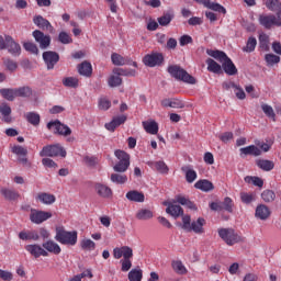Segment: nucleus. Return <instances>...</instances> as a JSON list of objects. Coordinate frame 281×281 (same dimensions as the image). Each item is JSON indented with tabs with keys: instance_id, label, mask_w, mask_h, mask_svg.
Wrapping results in <instances>:
<instances>
[{
	"instance_id": "35",
	"label": "nucleus",
	"mask_w": 281,
	"mask_h": 281,
	"mask_svg": "<svg viewBox=\"0 0 281 281\" xmlns=\"http://www.w3.org/2000/svg\"><path fill=\"white\" fill-rule=\"evenodd\" d=\"M266 8L271 12H276L278 16L281 14V1L280 0H267Z\"/></svg>"
},
{
	"instance_id": "64",
	"label": "nucleus",
	"mask_w": 281,
	"mask_h": 281,
	"mask_svg": "<svg viewBox=\"0 0 281 281\" xmlns=\"http://www.w3.org/2000/svg\"><path fill=\"white\" fill-rule=\"evenodd\" d=\"M42 164L45 168H58V165L52 158H43Z\"/></svg>"
},
{
	"instance_id": "54",
	"label": "nucleus",
	"mask_w": 281,
	"mask_h": 281,
	"mask_svg": "<svg viewBox=\"0 0 281 281\" xmlns=\"http://www.w3.org/2000/svg\"><path fill=\"white\" fill-rule=\"evenodd\" d=\"M23 47L26 52H30V54H34L35 56H38V46L32 42H25L23 44Z\"/></svg>"
},
{
	"instance_id": "1",
	"label": "nucleus",
	"mask_w": 281,
	"mask_h": 281,
	"mask_svg": "<svg viewBox=\"0 0 281 281\" xmlns=\"http://www.w3.org/2000/svg\"><path fill=\"white\" fill-rule=\"evenodd\" d=\"M206 54L207 56H211V58H215V60L222 63V68L225 74H227V76H236V74H238L236 65H234V61H232V59L227 57V54H225V52L206 49Z\"/></svg>"
},
{
	"instance_id": "50",
	"label": "nucleus",
	"mask_w": 281,
	"mask_h": 281,
	"mask_svg": "<svg viewBox=\"0 0 281 281\" xmlns=\"http://www.w3.org/2000/svg\"><path fill=\"white\" fill-rule=\"evenodd\" d=\"M265 60L269 67H273V65H278L280 63V56L273 54H267L265 56Z\"/></svg>"
},
{
	"instance_id": "58",
	"label": "nucleus",
	"mask_w": 281,
	"mask_h": 281,
	"mask_svg": "<svg viewBox=\"0 0 281 281\" xmlns=\"http://www.w3.org/2000/svg\"><path fill=\"white\" fill-rule=\"evenodd\" d=\"M240 199L246 205H249V203L256 201V195L254 193L241 192Z\"/></svg>"
},
{
	"instance_id": "9",
	"label": "nucleus",
	"mask_w": 281,
	"mask_h": 281,
	"mask_svg": "<svg viewBox=\"0 0 281 281\" xmlns=\"http://www.w3.org/2000/svg\"><path fill=\"white\" fill-rule=\"evenodd\" d=\"M49 218H52V212L38 211L36 209L31 210L30 221L35 225H41V223H45V221H49Z\"/></svg>"
},
{
	"instance_id": "47",
	"label": "nucleus",
	"mask_w": 281,
	"mask_h": 281,
	"mask_svg": "<svg viewBox=\"0 0 281 281\" xmlns=\"http://www.w3.org/2000/svg\"><path fill=\"white\" fill-rule=\"evenodd\" d=\"M80 247L85 251H93V249H95V241L91 239H82L80 243Z\"/></svg>"
},
{
	"instance_id": "46",
	"label": "nucleus",
	"mask_w": 281,
	"mask_h": 281,
	"mask_svg": "<svg viewBox=\"0 0 281 281\" xmlns=\"http://www.w3.org/2000/svg\"><path fill=\"white\" fill-rule=\"evenodd\" d=\"M261 199L265 203H273L276 201V192L271 190H265L261 193Z\"/></svg>"
},
{
	"instance_id": "16",
	"label": "nucleus",
	"mask_w": 281,
	"mask_h": 281,
	"mask_svg": "<svg viewBox=\"0 0 281 281\" xmlns=\"http://www.w3.org/2000/svg\"><path fill=\"white\" fill-rule=\"evenodd\" d=\"M25 250L31 254L34 258H41V256L47 257L49 252L43 248V246L38 244H31L25 246Z\"/></svg>"
},
{
	"instance_id": "32",
	"label": "nucleus",
	"mask_w": 281,
	"mask_h": 281,
	"mask_svg": "<svg viewBox=\"0 0 281 281\" xmlns=\"http://www.w3.org/2000/svg\"><path fill=\"white\" fill-rule=\"evenodd\" d=\"M194 188L196 190H201L202 192H212L214 190V184L210 180H199L195 184Z\"/></svg>"
},
{
	"instance_id": "49",
	"label": "nucleus",
	"mask_w": 281,
	"mask_h": 281,
	"mask_svg": "<svg viewBox=\"0 0 281 281\" xmlns=\"http://www.w3.org/2000/svg\"><path fill=\"white\" fill-rule=\"evenodd\" d=\"M171 266L176 273H180L181 276H183V273H188V269H186V266H183V262L181 261H172Z\"/></svg>"
},
{
	"instance_id": "63",
	"label": "nucleus",
	"mask_w": 281,
	"mask_h": 281,
	"mask_svg": "<svg viewBox=\"0 0 281 281\" xmlns=\"http://www.w3.org/2000/svg\"><path fill=\"white\" fill-rule=\"evenodd\" d=\"M236 98H238V100H245V98L247 97L245 94V90H243V88H240V86H236L235 89L233 90Z\"/></svg>"
},
{
	"instance_id": "11",
	"label": "nucleus",
	"mask_w": 281,
	"mask_h": 281,
	"mask_svg": "<svg viewBox=\"0 0 281 281\" xmlns=\"http://www.w3.org/2000/svg\"><path fill=\"white\" fill-rule=\"evenodd\" d=\"M42 56L48 70L54 69V67H56L57 63L60 60L58 53L53 50H46Z\"/></svg>"
},
{
	"instance_id": "18",
	"label": "nucleus",
	"mask_w": 281,
	"mask_h": 281,
	"mask_svg": "<svg viewBox=\"0 0 281 281\" xmlns=\"http://www.w3.org/2000/svg\"><path fill=\"white\" fill-rule=\"evenodd\" d=\"M94 190L101 199H111L113 196V190L106 184L98 182L94 184Z\"/></svg>"
},
{
	"instance_id": "33",
	"label": "nucleus",
	"mask_w": 281,
	"mask_h": 281,
	"mask_svg": "<svg viewBox=\"0 0 281 281\" xmlns=\"http://www.w3.org/2000/svg\"><path fill=\"white\" fill-rule=\"evenodd\" d=\"M78 71L80 76H86V78H89L91 74H93V67L91 66V63L83 61L78 66Z\"/></svg>"
},
{
	"instance_id": "13",
	"label": "nucleus",
	"mask_w": 281,
	"mask_h": 281,
	"mask_svg": "<svg viewBox=\"0 0 281 281\" xmlns=\"http://www.w3.org/2000/svg\"><path fill=\"white\" fill-rule=\"evenodd\" d=\"M5 49H8L11 56H19L21 54V44H19L14 38L10 35H5Z\"/></svg>"
},
{
	"instance_id": "39",
	"label": "nucleus",
	"mask_w": 281,
	"mask_h": 281,
	"mask_svg": "<svg viewBox=\"0 0 281 281\" xmlns=\"http://www.w3.org/2000/svg\"><path fill=\"white\" fill-rule=\"evenodd\" d=\"M110 181H112V183H116L117 186H123V183H126V181H128V177L122 173H112L110 177Z\"/></svg>"
},
{
	"instance_id": "40",
	"label": "nucleus",
	"mask_w": 281,
	"mask_h": 281,
	"mask_svg": "<svg viewBox=\"0 0 281 281\" xmlns=\"http://www.w3.org/2000/svg\"><path fill=\"white\" fill-rule=\"evenodd\" d=\"M32 95V88L30 87H20L15 88L16 98H30Z\"/></svg>"
},
{
	"instance_id": "20",
	"label": "nucleus",
	"mask_w": 281,
	"mask_h": 281,
	"mask_svg": "<svg viewBox=\"0 0 281 281\" xmlns=\"http://www.w3.org/2000/svg\"><path fill=\"white\" fill-rule=\"evenodd\" d=\"M42 247L45 249V251H47V254H54L55 256H58L60 251H63V249H60V246L52 239L43 243Z\"/></svg>"
},
{
	"instance_id": "22",
	"label": "nucleus",
	"mask_w": 281,
	"mask_h": 281,
	"mask_svg": "<svg viewBox=\"0 0 281 281\" xmlns=\"http://www.w3.org/2000/svg\"><path fill=\"white\" fill-rule=\"evenodd\" d=\"M20 240H41V235H38L37 231H22L19 233Z\"/></svg>"
},
{
	"instance_id": "55",
	"label": "nucleus",
	"mask_w": 281,
	"mask_h": 281,
	"mask_svg": "<svg viewBox=\"0 0 281 281\" xmlns=\"http://www.w3.org/2000/svg\"><path fill=\"white\" fill-rule=\"evenodd\" d=\"M108 85L109 87H120V85H122V78L119 77V75H112L110 76V78L108 79Z\"/></svg>"
},
{
	"instance_id": "14",
	"label": "nucleus",
	"mask_w": 281,
	"mask_h": 281,
	"mask_svg": "<svg viewBox=\"0 0 281 281\" xmlns=\"http://www.w3.org/2000/svg\"><path fill=\"white\" fill-rule=\"evenodd\" d=\"M196 3H201L204 8L213 10V12H218L220 14H227V9L221 3L212 2L211 0H194Z\"/></svg>"
},
{
	"instance_id": "25",
	"label": "nucleus",
	"mask_w": 281,
	"mask_h": 281,
	"mask_svg": "<svg viewBox=\"0 0 281 281\" xmlns=\"http://www.w3.org/2000/svg\"><path fill=\"white\" fill-rule=\"evenodd\" d=\"M147 166H149V168H153V170H157L158 172H160V175H168V165H166L164 160L148 161Z\"/></svg>"
},
{
	"instance_id": "2",
	"label": "nucleus",
	"mask_w": 281,
	"mask_h": 281,
	"mask_svg": "<svg viewBox=\"0 0 281 281\" xmlns=\"http://www.w3.org/2000/svg\"><path fill=\"white\" fill-rule=\"evenodd\" d=\"M113 257L115 260H120V258L123 257V259L120 260L121 271L124 273L131 271L133 267V261L131 260L133 258V248L128 246L116 247L113 249Z\"/></svg>"
},
{
	"instance_id": "41",
	"label": "nucleus",
	"mask_w": 281,
	"mask_h": 281,
	"mask_svg": "<svg viewBox=\"0 0 281 281\" xmlns=\"http://www.w3.org/2000/svg\"><path fill=\"white\" fill-rule=\"evenodd\" d=\"M0 93L9 102H13L14 98H16V89H1Z\"/></svg>"
},
{
	"instance_id": "42",
	"label": "nucleus",
	"mask_w": 281,
	"mask_h": 281,
	"mask_svg": "<svg viewBox=\"0 0 281 281\" xmlns=\"http://www.w3.org/2000/svg\"><path fill=\"white\" fill-rule=\"evenodd\" d=\"M63 85L69 89H78L79 81L76 77H66L63 79Z\"/></svg>"
},
{
	"instance_id": "10",
	"label": "nucleus",
	"mask_w": 281,
	"mask_h": 281,
	"mask_svg": "<svg viewBox=\"0 0 281 281\" xmlns=\"http://www.w3.org/2000/svg\"><path fill=\"white\" fill-rule=\"evenodd\" d=\"M33 38L38 43L40 49H47L52 45V37L42 31L35 30L32 33Z\"/></svg>"
},
{
	"instance_id": "38",
	"label": "nucleus",
	"mask_w": 281,
	"mask_h": 281,
	"mask_svg": "<svg viewBox=\"0 0 281 281\" xmlns=\"http://www.w3.org/2000/svg\"><path fill=\"white\" fill-rule=\"evenodd\" d=\"M25 117L29 124H32V126H38V124H41V115L36 112H27Z\"/></svg>"
},
{
	"instance_id": "23",
	"label": "nucleus",
	"mask_w": 281,
	"mask_h": 281,
	"mask_svg": "<svg viewBox=\"0 0 281 281\" xmlns=\"http://www.w3.org/2000/svg\"><path fill=\"white\" fill-rule=\"evenodd\" d=\"M239 153L241 156L243 155H245V156L252 155V157H260V155H262V150L256 145H249L247 147H241L239 149Z\"/></svg>"
},
{
	"instance_id": "27",
	"label": "nucleus",
	"mask_w": 281,
	"mask_h": 281,
	"mask_svg": "<svg viewBox=\"0 0 281 281\" xmlns=\"http://www.w3.org/2000/svg\"><path fill=\"white\" fill-rule=\"evenodd\" d=\"M203 225H205V218L199 217L196 221L191 223L188 232H194V234H203L205 232Z\"/></svg>"
},
{
	"instance_id": "15",
	"label": "nucleus",
	"mask_w": 281,
	"mask_h": 281,
	"mask_svg": "<svg viewBox=\"0 0 281 281\" xmlns=\"http://www.w3.org/2000/svg\"><path fill=\"white\" fill-rule=\"evenodd\" d=\"M259 23L266 30H271V27L278 26V18L273 14H261L259 15Z\"/></svg>"
},
{
	"instance_id": "8",
	"label": "nucleus",
	"mask_w": 281,
	"mask_h": 281,
	"mask_svg": "<svg viewBox=\"0 0 281 281\" xmlns=\"http://www.w3.org/2000/svg\"><path fill=\"white\" fill-rule=\"evenodd\" d=\"M46 126L48 131L54 128L55 135H61V137H69L71 135V128L58 120L48 122Z\"/></svg>"
},
{
	"instance_id": "26",
	"label": "nucleus",
	"mask_w": 281,
	"mask_h": 281,
	"mask_svg": "<svg viewBox=\"0 0 281 281\" xmlns=\"http://www.w3.org/2000/svg\"><path fill=\"white\" fill-rule=\"evenodd\" d=\"M125 199H127V201H133L134 203H144L146 198L144 193L136 190H132L125 194Z\"/></svg>"
},
{
	"instance_id": "60",
	"label": "nucleus",
	"mask_w": 281,
	"mask_h": 281,
	"mask_svg": "<svg viewBox=\"0 0 281 281\" xmlns=\"http://www.w3.org/2000/svg\"><path fill=\"white\" fill-rule=\"evenodd\" d=\"M4 66L9 71H16V69H19V64L12 59H5Z\"/></svg>"
},
{
	"instance_id": "3",
	"label": "nucleus",
	"mask_w": 281,
	"mask_h": 281,
	"mask_svg": "<svg viewBox=\"0 0 281 281\" xmlns=\"http://www.w3.org/2000/svg\"><path fill=\"white\" fill-rule=\"evenodd\" d=\"M55 240L60 243V245H70L74 247L78 243V232L76 231H66L64 227L56 228Z\"/></svg>"
},
{
	"instance_id": "62",
	"label": "nucleus",
	"mask_w": 281,
	"mask_h": 281,
	"mask_svg": "<svg viewBox=\"0 0 281 281\" xmlns=\"http://www.w3.org/2000/svg\"><path fill=\"white\" fill-rule=\"evenodd\" d=\"M14 276L12 272L0 269V279L4 281H12Z\"/></svg>"
},
{
	"instance_id": "24",
	"label": "nucleus",
	"mask_w": 281,
	"mask_h": 281,
	"mask_svg": "<svg viewBox=\"0 0 281 281\" xmlns=\"http://www.w3.org/2000/svg\"><path fill=\"white\" fill-rule=\"evenodd\" d=\"M36 199L40 203H43V205H54V203H56V195L50 193L41 192L37 194Z\"/></svg>"
},
{
	"instance_id": "37",
	"label": "nucleus",
	"mask_w": 281,
	"mask_h": 281,
	"mask_svg": "<svg viewBox=\"0 0 281 281\" xmlns=\"http://www.w3.org/2000/svg\"><path fill=\"white\" fill-rule=\"evenodd\" d=\"M143 125L146 133H149L150 135H157V133H159V125L155 121L147 122V123L144 122Z\"/></svg>"
},
{
	"instance_id": "61",
	"label": "nucleus",
	"mask_w": 281,
	"mask_h": 281,
	"mask_svg": "<svg viewBox=\"0 0 281 281\" xmlns=\"http://www.w3.org/2000/svg\"><path fill=\"white\" fill-rule=\"evenodd\" d=\"M116 76H135L136 75V71L131 69V70H124L122 68H116L114 71H113Z\"/></svg>"
},
{
	"instance_id": "21",
	"label": "nucleus",
	"mask_w": 281,
	"mask_h": 281,
	"mask_svg": "<svg viewBox=\"0 0 281 281\" xmlns=\"http://www.w3.org/2000/svg\"><path fill=\"white\" fill-rule=\"evenodd\" d=\"M165 205H167L166 213L173 218H179V216H183V209L180 205L173 203H165Z\"/></svg>"
},
{
	"instance_id": "44",
	"label": "nucleus",
	"mask_w": 281,
	"mask_h": 281,
	"mask_svg": "<svg viewBox=\"0 0 281 281\" xmlns=\"http://www.w3.org/2000/svg\"><path fill=\"white\" fill-rule=\"evenodd\" d=\"M256 45H258V41L256 40V37H249L246 46L243 48V52L251 54V52L256 49Z\"/></svg>"
},
{
	"instance_id": "28",
	"label": "nucleus",
	"mask_w": 281,
	"mask_h": 281,
	"mask_svg": "<svg viewBox=\"0 0 281 281\" xmlns=\"http://www.w3.org/2000/svg\"><path fill=\"white\" fill-rule=\"evenodd\" d=\"M256 166L263 170V172H271L276 168V162L273 160L268 159H258L256 160Z\"/></svg>"
},
{
	"instance_id": "6",
	"label": "nucleus",
	"mask_w": 281,
	"mask_h": 281,
	"mask_svg": "<svg viewBox=\"0 0 281 281\" xmlns=\"http://www.w3.org/2000/svg\"><path fill=\"white\" fill-rule=\"evenodd\" d=\"M40 157H67V150L60 144L47 145L40 151Z\"/></svg>"
},
{
	"instance_id": "19",
	"label": "nucleus",
	"mask_w": 281,
	"mask_h": 281,
	"mask_svg": "<svg viewBox=\"0 0 281 281\" xmlns=\"http://www.w3.org/2000/svg\"><path fill=\"white\" fill-rule=\"evenodd\" d=\"M0 113L2 115V122H4V124H12L14 122V119L12 117V108H10L8 103H2L0 105Z\"/></svg>"
},
{
	"instance_id": "12",
	"label": "nucleus",
	"mask_w": 281,
	"mask_h": 281,
	"mask_svg": "<svg viewBox=\"0 0 281 281\" xmlns=\"http://www.w3.org/2000/svg\"><path fill=\"white\" fill-rule=\"evenodd\" d=\"M143 63L144 65H146V67H159V65L164 63V55L159 53H151L145 55L143 58Z\"/></svg>"
},
{
	"instance_id": "53",
	"label": "nucleus",
	"mask_w": 281,
	"mask_h": 281,
	"mask_svg": "<svg viewBox=\"0 0 281 281\" xmlns=\"http://www.w3.org/2000/svg\"><path fill=\"white\" fill-rule=\"evenodd\" d=\"M58 41L63 45H69L70 43H74L71 35H69L67 32H60L58 35Z\"/></svg>"
},
{
	"instance_id": "30",
	"label": "nucleus",
	"mask_w": 281,
	"mask_h": 281,
	"mask_svg": "<svg viewBox=\"0 0 281 281\" xmlns=\"http://www.w3.org/2000/svg\"><path fill=\"white\" fill-rule=\"evenodd\" d=\"M181 170H182V172L186 176L187 183H194V181H196L198 175L194 171V169H192V167H190V166H182Z\"/></svg>"
},
{
	"instance_id": "5",
	"label": "nucleus",
	"mask_w": 281,
	"mask_h": 281,
	"mask_svg": "<svg viewBox=\"0 0 281 281\" xmlns=\"http://www.w3.org/2000/svg\"><path fill=\"white\" fill-rule=\"evenodd\" d=\"M114 155L119 161L113 166L114 172H126L131 166V155L124 150H115Z\"/></svg>"
},
{
	"instance_id": "43",
	"label": "nucleus",
	"mask_w": 281,
	"mask_h": 281,
	"mask_svg": "<svg viewBox=\"0 0 281 281\" xmlns=\"http://www.w3.org/2000/svg\"><path fill=\"white\" fill-rule=\"evenodd\" d=\"M261 110L263 111L265 115L276 122V112L273 111V108L269 104L262 103Z\"/></svg>"
},
{
	"instance_id": "7",
	"label": "nucleus",
	"mask_w": 281,
	"mask_h": 281,
	"mask_svg": "<svg viewBox=\"0 0 281 281\" xmlns=\"http://www.w3.org/2000/svg\"><path fill=\"white\" fill-rule=\"evenodd\" d=\"M218 236L226 243V245H236V243H241L243 237L240 235L236 234V232L233 228H221L218 229Z\"/></svg>"
},
{
	"instance_id": "48",
	"label": "nucleus",
	"mask_w": 281,
	"mask_h": 281,
	"mask_svg": "<svg viewBox=\"0 0 281 281\" xmlns=\"http://www.w3.org/2000/svg\"><path fill=\"white\" fill-rule=\"evenodd\" d=\"M111 60H112L113 65H116V67H122V66L126 65V59L117 53L112 54Z\"/></svg>"
},
{
	"instance_id": "4",
	"label": "nucleus",
	"mask_w": 281,
	"mask_h": 281,
	"mask_svg": "<svg viewBox=\"0 0 281 281\" xmlns=\"http://www.w3.org/2000/svg\"><path fill=\"white\" fill-rule=\"evenodd\" d=\"M167 71L176 80H181L182 82H187V85H196V79L178 65L169 66Z\"/></svg>"
},
{
	"instance_id": "51",
	"label": "nucleus",
	"mask_w": 281,
	"mask_h": 281,
	"mask_svg": "<svg viewBox=\"0 0 281 281\" xmlns=\"http://www.w3.org/2000/svg\"><path fill=\"white\" fill-rule=\"evenodd\" d=\"M245 181L246 183H252L254 186H257V188H262V186H265V181L258 177L247 176Z\"/></svg>"
},
{
	"instance_id": "52",
	"label": "nucleus",
	"mask_w": 281,
	"mask_h": 281,
	"mask_svg": "<svg viewBox=\"0 0 281 281\" xmlns=\"http://www.w3.org/2000/svg\"><path fill=\"white\" fill-rule=\"evenodd\" d=\"M11 151L13 153V155H18L20 157H26L27 156V149L21 145H14L11 148Z\"/></svg>"
},
{
	"instance_id": "45",
	"label": "nucleus",
	"mask_w": 281,
	"mask_h": 281,
	"mask_svg": "<svg viewBox=\"0 0 281 281\" xmlns=\"http://www.w3.org/2000/svg\"><path fill=\"white\" fill-rule=\"evenodd\" d=\"M142 278H143V272H142V269H139V268L132 269L128 272V280L130 281H142Z\"/></svg>"
},
{
	"instance_id": "17",
	"label": "nucleus",
	"mask_w": 281,
	"mask_h": 281,
	"mask_svg": "<svg viewBox=\"0 0 281 281\" xmlns=\"http://www.w3.org/2000/svg\"><path fill=\"white\" fill-rule=\"evenodd\" d=\"M33 23L40 27V30H46L50 34H54V26L47 19L43 18V15H35L33 18Z\"/></svg>"
},
{
	"instance_id": "29",
	"label": "nucleus",
	"mask_w": 281,
	"mask_h": 281,
	"mask_svg": "<svg viewBox=\"0 0 281 281\" xmlns=\"http://www.w3.org/2000/svg\"><path fill=\"white\" fill-rule=\"evenodd\" d=\"M255 216L260 218V221H267L269 216H271V211L265 204H260L256 209Z\"/></svg>"
},
{
	"instance_id": "57",
	"label": "nucleus",
	"mask_w": 281,
	"mask_h": 281,
	"mask_svg": "<svg viewBox=\"0 0 281 281\" xmlns=\"http://www.w3.org/2000/svg\"><path fill=\"white\" fill-rule=\"evenodd\" d=\"M172 19H173L172 14L166 13L162 16L158 18V23L159 25H162L164 27H166V25H170Z\"/></svg>"
},
{
	"instance_id": "56",
	"label": "nucleus",
	"mask_w": 281,
	"mask_h": 281,
	"mask_svg": "<svg viewBox=\"0 0 281 281\" xmlns=\"http://www.w3.org/2000/svg\"><path fill=\"white\" fill-rule=\"evenodd\" d=\"M222 210H225L226 212H233L234 207V201H232V198H225L223 202H221Z\"/></svg>"
},
{
	"instance_id": "34",
	"label": "nucleus",
	"mask_w": 281,
	"mask_h": 281,
	"mask_svg": "<svg viewBox=\"0 0 281 281\" xmlns=\"http://www.w3.org/2000/svg\"><path fill=\"white\" fill-rule=\"evenodd\" d=\"M206 65H207V71L211 74H222L223 72V67L216 63V60L212 58L206 59Z\"/></svg>"
},
{
	"instance_id": "36",
	"label": "nucleus",
	"mask_w": 281,
	"mask_h": 281,
	"mask_svg": "<svg viewBox=\"0 0 281 281\" xmlns=\"http://www.w3.org/2000/svg\"><path fill=\"white\" fill-rule=\"evenodd\" d=\"M154 213L148 209H140L136 212L137 221H150L153 218Z\"/></svg>"
},
{
	"instance_id": "59",
	"label": "nucleus",
	"mask_w": 281,
	"mask_h": 281,
	"mask_svg": "<svg viewBox=\"0 0 281 281\" xmlns=\"http://www.w3.org/2000/svg\"><path fill=\"white\" fill-rule=\"evenodd\" d=\"M99 109H101V111H109V109H111V101L106 98H101L99 100Z\"/></svg>"
},
{
	"instance_id": "31",
	"label": "nucleus",
	"mask_w": 281,
	"mask_h": 281,
	"mask_svg": "<svg viewBox=\"0 0 281 281\" xmlns=\"http://www.w3.org/2000/svg\"><path fill=\"white\" fill-rule=\"evenodd\" d=\"M0 194L7 200V201H16L21 194L16 192L14 189H9V188H2L0 190Z\"/></svg>"
}]
</instances>
